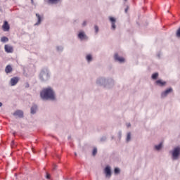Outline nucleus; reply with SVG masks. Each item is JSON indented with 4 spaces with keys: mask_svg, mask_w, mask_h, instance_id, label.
<instances>
[{
    "mask_svg": "<svg viewBox=\"0 0 180 180\" xmlns=\"http://www.w3.org/2000/svg\"><path fill=\"white\" fill-rule=\"evenodd\" d=\"M4 50L6 53H12L13 51V46L11 45H5Z\"/></svg>",
    "mask_w": 180,
    "mask_h": 180,
    "instance_id": "obj_5",
    "label": "nucleus"
},
{
    "mask_svg": "<svg viewBox=\"0 0 180 180\" xmlns=\"http://www.w3.org/2000/svg\"><path fill=\"white\" fill-rule=\"evenodd\" d=\"M2 29L4 32H9V29H11V27L9 26V23H8V21H4V23L2 25Z\"/></svg>",
    "mask_w": 180,
    "mask_h": 180,
    "instance_id": "obj_4",
    "label": "nucleus"
},
{
    "mask_svg": "<svg viewBox=\"0 0 180 180\" xmlns=\"http://www.w3.org/2000/svg\"><path fill=\"white\" fill-rule=\"evenodd\" d=\"M162 147V143H160L159 144H157L155 146L156 150H160V148Z\"/></svg>",
    "mask_w": 180,
    "mask_h": 180,
    "instance_id": "obj_20",
    "label": "nucleus"
},
{
    "mask_svg": "<svg viewBox=\"0 0 180 180\" xmlns=\"http://www.w3.org/2000/svg\"><path fill=\"white\" fill-rule=\"evenodd\" d=\"M46 75V72H44V70H42L40 74H39V79H41V81H42V82H44V77Z\"/></svg>",
    "mask_w": 180,
    "mask_h": 180,
    "instance_id": "obj_14",
    "label": "nucleus"
},
{
    "mask_svg": "<svg viewBox=\"0 0 180 180\" xmlns=\"http://www.w3.org/2000/svg\"><path fill=\"white\" fill-rule=\"evenodd\" d=\"M97 148L96 147H94V150H93V155H96V154H97Z\"/></svg>",
    "mask_w": 180,
    "mask_h": 180,
    "instance_id": "obj_25",
    "label": "nucleus"
},
{
    "mask_svg": "<svg viewBox=\"0 0 180 180\" xmlns=\"http://www.w3.org/2000/svg\"><path fill=\"white\" fill-rule=\"evenodd\" d=\"M0 11H1V9L0 8Z\"/></svg>",
    "mask_w": 180,
    "mask_h": 180,
    "instance_id": "obj_42",
    "label": "nucleus"
},
{
    "mask_svg": "<svg viewBox=\"0 0 180 180\" xmlns=\"http://www.w3.org/2000/svg\"><path fill=\"white\" fill-rule=\"evenodd\" d=\"M105 139H106V137H102L101 140H105Z\"/></svg>",
    "mask_w": 180,
    "mask_h": 180,
    "instance_id": "obj_35",
    "label": "nucleus"
},
{
    "mask_svg": "<svg viewBox=\"0 0 180 180\" xmlns=\"http://www.w3.org/2000/svg\"><path fill=\"white\" fill-rule=\"evenodd\" d=\"M156 83L160 85V86H163V85H165L166 84V82H162V79H158L156 81Z\"/></svg>",
    "mask_w": 180,
    "mask_h": 180,
    "instance_id": "obj_19",
    "label": "nucleus"
},
{
    "mask_svg": "<svg viewBox=\"0 0 180 180\" xmlns=\"http://www.w3.org/2000/svg\"><path fill=\"white\" fill-rule=\"evenodd\" d=\"M29 83H26V84H25V88H29Z\"/></svg>",
    "mask_w": 180,
    "mask_h": 180,
    "instance_id": "obj_32",
    "label": "nucleus"
},
{
    "mask_svg": "<svg viewBox=\"0 0 180 180\" xmlns=\"http://www.w3.org/2000/svg\"><path fill=\"white\" fill-rule=\"evenodd\" d=\"M120 172V169H118V167H116L115 169V174H119Z\"/></svg>",
    "mask_w": 180,
    "mask_h": 180,
    "instance_id": "obj_28",
    "label": "nucleus"
},
{
    "mask_svg": "<svg viewBox=\"0 0 180 180\" xmlns=\"http://www.w3.org/2000/svg\"><path fill=\"white\" fill-rule=\"evenodd\" d=\"M78 37L79 39H80L81 40H84L87 39V36H86L85 33L84 32H80L78 34Z\"/></svg>",
    "mask_w": 180,
    "mask_h": 180,
    "instance_id": "obj_10",
    "label": "nucleus"
},
{
    "mask_svg": "<svg viewBox=\"0 0 180 180\" xmlns=\"http://www.w3.org/2000/svg\"><path fill=\"white\" fill-rule=\"evenodd\" d=\"M57 50L58 51H62L63 50V47L62 46H58Z\"/></svg>",
    "mask_w": 180,
    "mask_h": 180,
    "instance_id": "obj_27",
    "label": "nucleus"
},
{
    "mask_svg": "<svg viewBox=\"0 0 180 180\" xmlns=\"http://www.w3.org/2000/svg\"><path fill=\"white\" fill-rule=\"evenodd\" d=\"M1 43H6V42L9 41V39L6 37H2L1 38Z\"/></svg>",
    "mask_w": 180,
    "mask_h": 180,
    "instance_id": "obj_18",
    "label": "nucleus"
},
{
    "mask_svg": "<svg viewBox=\"0 0 180 180\" xmlns=\"http://www.w3.org/2000/svg\"><path fill=\"white\" fill-rule=\"evenodd\" d=\"M105 173L106 176H110V175H112V172L110 170V166H106L105 169Z\"/></svg>",
    "mask_w": 180,
    "mask_h": 180,
    "instance_id": "obj_9",
    "label": "nucleus"
},
{
    "mask_svg": "<svg viewBox=\"0 0 180 180\" xmlns=\"http://www.w3.org/2000/svg\"><path fill=\"white\" fill-rule=\"evenodd\" d=\"M131 139V133H127V141H129Z\"/></svg>",
    "mask_w": 180,
    "mask_h": 180,
    "instance_id": "obj_26",
    "label": "nucleus"
},
{
    "mask_svg": "<svg viewBox=\"0 0 180 180\" xmlns=\"http://www.w3.org/2000/svg\"><path fill=\"white\" fill-rule=\"evenodd\" d=\"M46 178L48 180H51V174H49V173H46Z\"/></svg>",
    "mask_w": 180,
    "mask_h": 180,
    "instance_id": "obj_31",
    "label": "nucleus"
},
{
    "mask_svg": "<svg viewBox=\"0 0 180 180\" xmlns=\"http://www.w3.org/2000/svg\"><path fill=\"white\" fill-rule=\"evenodd\" d=\"M86 60H87V61H91V60H92V56H91V54H88V55L86 56Z\"/></svg>",
    "mask_w": 180,
    "mask_h": 180,
    "instance_id": "obj_23",
    "label": "nucleus"
},
{
    "mask_svg": "<svg viewBox=\"0 0 180 180\" xmlns=\"http://www.w3.org/2000/svg\"><path fill=\"white\" fill-rule=\"evenodd\" d=\"M127 127H129L131 126V123H127Z\"/></svg>",
    "mask_w": 180,
    "mask_h": 180,
    "instance_id": "obj_34",
    "label": "nucleus"
},
{
    "mask_svg": "<svg viewBox=\"0 0 180 180\" xmlns=\"http://www.w3.org/2000/svg\"><path fill=\"white\" fill-rule=\"evenodd\" d=\"M46 75L50 77V74L49 72H47Z\"/></svg>",
    "mask_w": 180,
    "mask_h": 180,
    "instance_id": "obj_38",
    "label": "nucleus"
},
{
    "mask_svg": "<svg viewBox=\"0 0 180 180\" xmlns=\"http://www.w3.org/2000/svg\"><path fill=\"white\" fill-rule=\"evenodd\" d=\"M158 75H159L158 72H155L154 74H153L152 78H153V79H156V78H158Z\"/></svg>",
    "mask_w": 180,
    "mask_h": 180,
    "instance_id": "obj_22",
    "label": "nucleus"
},
{
    "mask_svg": "<svg viewBox=\"0 0 180 180\" xmlns=\"http://www.w3.org/2000/svg\"><path fill=\"white\" fill-rule=\"evenodd\" d=\"M13 116H15V117H20L22 118L23 117V111L20 110H18L15 112H13Z\"/></svg>",
    "mask_w": 180,
    "mask_h": 180,
    "instance_id": "obj_3",
    "label": "nucleus"
},
{
    "mask_svg": "<svg viewBox=\"0 0 180 180\" xmlns=\"http://www.w3.org/2000/svg\"><path fill=\"white\" fill-rule=\"evenodd\" d=\"M115 60L120 63H123L124 61V58L123 57H119L117 53L115 54Z\"/></svg>",
    "mask_w": 180,
    "mask_h": 180,
    "instance_id": "obj_12",
    "label": "nucleus"
},
{
    "mask_svg": "<svg viewBox=\"0 0 180 180\" xmlns=\"http://www.w3.org/2000/svg\"><path fill=\"white\" fill-rule=\"evenodd\" d=\"M11 146V148H15V147H16L17 145L15 143V141H12Z\"/></svg>",
    "mask_w": 180,
    "mask_h": 180,
    "instance_id": "obj_24",
    "label": "nucleus"
},
{
    "mask_svg": "<svg viewBox=\"0 0 180 180\" xmlns=\"http://www.w3.org/2000/svg\"><path fill=\"white\" fill-rule=\"evenodd\" d=\"M5 72H6V74H9V72H12V66H11V65H8L6 67Z\"/></svg>",
    "mask_w": 180,
    "mask_h": 180,
    "instance_id": "obj_16",
    "label": "nucleus"
},
{
    "mask_svg": "<svg viewBox=\"0 0 180 180\" xmlns=\"http://www.w3.org/2000/svg\"><path fill=\"white\" fill-rule=\"evenodd\" d=\"M47 99H51V101H54L56 99V94L53 89L50 86L46 88V101Z\"/></svg>",
    "mask_w": 180,
    "mask_h": 180,
    "instance_id": "obj_1",
    "label": "nucleus"
},
{
    "mask_svg": "<svg viewBox=\"0 0 180 180\" xmlns=\"http://www.w3.org/2000/svg\"><path fill=\"white\" fill-rule=\"evenodd\" d=\"M1 106H2V103L0 102V108H1Z\"/></svg>",
    "mask_w": 180,
    "mask_h": 180,
    "instance_id": "obj_37",
    "label": "nucleus"
},
{
    "mask_svg": "<svg viewBox=\"0 0 180 180\" xmlns=\"http://www.w3.org/2000/svg\"><path fill=\"white\" fill-rule=\"evenodd\" d=\"M36 16L37 18V22L34 24V26H39L40 23H41V21L43 20V18L41 15H39V13H36Z\"/></svg>",
    "mask_w": 180,
    "mask_h": 180,
    "instance_id": "obj_7",
    "label": "nucleus"
},
{
    "mask_svg": "<svg viewBox=\"0 0 180 180\" xmlns=\"http://www.w3.org/2000/svg\"><path fill=\"white\" fill-rule=\"evenodd\" d=\"M176 36L177 37H180V27L177 30Z\"/></svg>",
    "mask_w": 180,
    "mask_h": 180,
    "instance_id": "obj_30",
    "label": "nucleus"
},
{
    "mask_svg": "<svg viewBox=\"0 0 180 180\" xmlns=\"http://www.w3.org/2000/svg\"><path fill=\"white\" fill-rule=\"evenodd\" d=\"M120 134H122V132H120Z\"/></svg>",
    "mask_w": 180,
    "mask_h": 180,
    "instance_id": "obj_41",
    "label": "nucleus"
},
{
    "mask_svg": "<svg viewBox=\"0 0 180 180\" xmlns=\"http://www.w3.org/2000/svg\"><path fill=\"white\" fill-rule=\"evenodd\" d=\"M31 4H32V5H33V4H34V2L33 1V0H31Z\"/></svg>",
    "mask_w": 180,
    "mask_h": 180,
    "instance_id": "obj_36",
    "label": "nucleus"
},
{
    "mask_svg": "<svg viewBox=\"0 0 180 180\" xmlns=\"http://www.w3.org/2000/svg\"><path fill=\"white\" fill-rule=\"evenodd\" d=\"M49 4H58V2H60V0H49Z\"/></svg>",
    "mask_w": 180,
    "mask_h": 180,
    "instance_id": "obj_21",
    "label": "nucleus"
},
{
    "mask_svg": "<svg viewBox=\"0 0 180 180\" xmlns=\"http://www.w3.org/2000/svg\"><path fill=\"white\" fill-rule=\"evenodd\" d=\"M40 96L44 101L46 99V89H42L40 92Z\"/></svg>",
    "mask_w": 180,
    "mask_h": 180,
    "instance_id": "obj_15",
    "label": "nucleus"
},
{
    "mask_svg": "<svg viewBox=\"0 0 180 180\" xmlns=\"http://www.w3.org/2000/svg\"><path fill=\"white\" fill-rule=\"evenodd\" d=\"M86 21L83 22L82 25L86 26Z\"/></svg>",
    "mask_w": 180,
    "mask_h": 180,
    "instance_id": "obj_33",
    "label": "nucleus"
},
{
    "mask_svg": "<svg viewBox=\"0 0 180 180\" xmlns=\"http://www.w3.org/2000/svg\"><path fill=\"white\" fill-rule=\"evenodd\" d=\"M125 12H127V9H125Z\"/></svg>",
    "mask_w": 180,
    "mask_h": 180,
    "instance_id": "obj_39",
    "label": "nucleus"
},
{
    "mask_svg": "<svg viewBox=\"0 0 180 180\" xmlns=\"http://www.w3.org/2000/svg\"><path fill=\"white\" fill-rule=\"evenodd\" d=\"M94 29H95L96 33H98V31H99V27H98V26L96 25V26L94 27Z\"/></svg>",
    "mask_w": 180,
    "mask_h": 180,
    "instance_id": "obj_29",
    "label": "nucleus"
},
{
    "mask_svg": "<svg viewBox=\"0 0 180 180\" xmlns=\"http://www.w3.org/2000/svg\"><path fill=\"white\" fill-rule=\"evenodd\" d=\"M110 21L111 23H112V28L113 30L116 29V25H115V23H116V19H115V18L110 17Z\"/></svg>",
    "mask_w": 180,
    "mask_h": 180,
    "instance_id": "obj_11",
    "label": "nucleus"
},
{
    "mask_svg": "<svg viewBox=\"0 0 180 180\" xmlns=\"http://www.w3.org/2000/svg\"><path fill=\"white\" fill-rule=\"evenodd\" d=\"M179 155H180V147H175L172 152L173 160H177Z\"/></svg>",
    "mask_w": 180,
    "mask_h": 180,
    "instance_id": "obj_2",
    "label": "nucleus"
},
{
    "mask_svg": "<svg viewBox=\"0 0 180 180\" xmlns=\"http://www.w3.org/2000/svg\"><path fill=\"white\" fill-rule=\"evenodd\" d=\"M106 82V79H105L104 78H99V79H97L96 82L97 84H103L104 82Z\"/></svg>",
    "mask_w": 180,
    "mask_h": 180,
    "instance_id": "obj_17",
    "label": "nucleus"
},
{
    "mask_svg": "<svg viewBox=\"0 0 180 180\" xmlns=\"http://www.w3.org/2000/svg\"><path fill=\"white\" fill-rule=\"evenodd\" d=\"M37 112V105L33 104V105L31 107V115H34Z\"/></svg>",
    "mask_w": 180,
    "mask_h": 180,
    "instance_id": "obj_8",
    "label": "nucleus"
},
{
    "mask_svg": "<svg viewBox=\"0 0 180 180\" xmlns=\"http://www.w3.org/2000/svg\"><path fill=\"white\" fill-rule=\"evenodd\" d=\"M18 82H19V78H18V77H13V78H11V79L10 81V84H11V86H15V85H16V84H18Z\"/></svg>",
    "mask_w": 180,
    "mask_h": 180,
    "instance_id": "obj_6",
    "label": "nucleus"
},
{
    "mask_svg": "<svg viewBox=\"0 0 180 180\" xmlns=\"http://www.w3.org/2000/svg\"><path fill=\"white\" fill-rule=\"evenodd\" d=\"M172 91V88H169L168 89H166V91H165L164 92H162V96L165 97L167 96V95H168V94H169V92H171Z\"/></svg>",
    "mask_w": 180,
    "mask_h": 180,
    "instance_id": "obj_13",
    "label": "nucleus"
},
{
    "mask_svg": "<svg viewBox=\"0 0 180 180\" xmlns=\"http://www.w3.org/2000/svg\"><path fill=\"white\" fill-rule=\"evenodd\" d=\"M15 133L14 132V133H13V135L15 136Z\"/></svg>",
    "mask_w": 180,
    "mask_h": 180,
    "instance_id": "obj_40",
    "label": "nucleus"
}]
</instances>
